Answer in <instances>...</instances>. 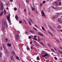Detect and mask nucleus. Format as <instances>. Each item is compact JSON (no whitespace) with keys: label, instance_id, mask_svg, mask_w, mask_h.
Masks as SVG:
<instances>
[{"label":"nucleus","instance_id":"nucleus-1","mask_svg":"<svg viewBox=\"0 0 62 62\" xmlns=\"http://www.w3.org/2000/svg\"><path fill=\"white\" fill-rule=\"evenodd\" d=\"M2 45L3 46V48L5 49V54H7L8 53V50L6 48V47L5 46H4V44H2Z\"/></svg>","mask_w":62,"mask_h":62},{"label":"nucleus","instance_id":"nucleus-2","mask_svg":"<svg viewBox=\"0 0 62 62\" xmlns=\"http://www.w3.org/2000/svg\"><path fill=\"white\" fill-rule=\"evenodd\" d=\"M7 18L8 19V21L9 23H11V21H10V16H7Z\"/></svg>","mask_w":62,"mask_h":62},{"label":"nucleus","instance_id":"nucleus-3","mask_svg":"<svg viewBox=\"0 0 62 62\" xmlns=\"http://www.w3.org/2000/svg\"><path fill=\"white\" fill-rule=\"evenodd\" d=\"M58 22L60 23H62V21H61V19L60 18H59L58 19Z\"/></svg>","mask_w":62,"mask_h":62},{"label":"nucleus","instance_id":"nucleus-4","mask_svg":"<svg viewBox=\"0 0 62 62\" xmlns=\"http://www.w3.org/2000/svg\"><path fill=\"white\" fill-rule=\"evenodd\" d=\"M16 40H18L19 39V35L18 34H16Z\"/></svg>","mask_w":62,"mask_h":62},{"label":"nucleus","instance_id":"nucleus-5","mask_svg":"<svg viewBox=\"0 0 62 62\" xmlns=\"http://www.w3.org/2000/svg\"><path fill=\"white\" fill-rule=\"evenodd\" d=\"M11 54L13 55H15V52L14 51L11 52Z\"/></svg>","mask_w":62,"mask_h":62},{"label":"nucleus","instance_id":"nucleus-6","mask_svg":"<svg viewBox=\"0 0 62 62\" xmlns=\"http://www.w3.org/2000/svg\"><path fill=\"white\" fill-rule=\"evenodd\" d=\"M10 58L12 60H14V58H13V56H12V55H11L10 56Z\"/></svg>","mask_w":62,"mask_h":62},{"label":"nucleus","instance_id":"nucleus-7","mask_svg":"<svg viewBox=\"0 0 62 62\" xmlns=\"http://www.w3.org/2000/svg\"><path fill=\"white\" fill-rule=\"evenodd\" d=\"M29 20L31 21L32 23H34V22L32 21V20L31 19H29Z\"/></svg>","mask_w":62,"mask_h":62},{"label":"nucleus","instance_id":"nucleus-8","mask_svg":"<svg viewBox=\"0 0 62 62\" xmlns=\"http://www.w3.org/2000/svg\"><path fill=\"white\" fill-rule=\"evenodd\" d=\"M29 32H31V33H34V31L30 30L29 31Z\"/></svg>","mask_w":62,"mask_h":62},{"label":"nucleus","instance_id":"nucleus-9","mask_svg":"<svg viewBox=\"0 0 62 62\" xmlns=\"http://www.w3.org/2000/svg\"><path fill=\"white\" fill-rule=\"evenodd\" d=\"M0 5L1 7H3V3L2 2H0Z\"/></svg>","mask_w":62,"mask_h":62},{"label":"nucleus","instance_id":"nucleus-10","mask_svg":"<svg viewBox=\"0 0 62 62\" xmlns=\"http://www.w3.org/2000/svg\"><path fill=\"white\" fill-rule=\"evenodd\" d=\"M57 28H59V29H60V28H61V26L60 25H58L57 26Z\"/></svg>","mask_w":62,"mask_h":62},{"label":"nucleus","instance_id":"nucleus-11","mask_svg":"<svg viewBox=\"0 0 62 62\" xmlns=\"http://www.w3.org/2000/svg\"><path fill=\"white\" fill-rule=\"evenodd\" d=\"M48 32L50 34V35H51L52 36H53V34L52 33H51L49 31H48Z\"/></svg>","mask_w":62,"mask_h":62},{"label":"nucleus","instance_id":"nucleus-12","mask_svg":"<svg viewBox=\"0 0 62 62\" xmlns=\"http://www.w3.org/2000/svg\"><path fill=\"white\" fill-rule=\"evenodd\" d=\"M7 45L8 47H10L11 46V44L9 43H8L7 44Z\"/></svg>","mask_w":62,"mask_h":62},{"label":"nucleus","instance_id":"nucleus-13","mask_svg":"<svg viewBox=\"0 0 62 62\" xmlns=\"http://www.w3.org/2000/svg\"><path fill=\"white\" fill-rule=\"evenodd\" d=\"M57 15H61L62 14V13H57Z\"/></svg>","mask_w":62,"mask_h":62},{"label":"nucleus","instance_id":"nucleus-14","mask_svg":"<svg viewBox=\"0 0 62 62\" xmlns=\"http://www.w3.org/2000/svg\"><path fill=\"white\" fill-rule=\"evenodd\" d=\"M40 43L41 45H42V46H44V45L43 44V42H41Z\"/></svg>","mask_w":62,"mask_h":62},{"label":"nucleus","instance_id":"nucleus-15","mask_svg":"<svg viewBox=\"0 0 62 62\" xmlns=\"http://www.w3.org/2000/svg\"><path fill=\"white\" fill-rule=\"evenodd\" d=\"M3 14V12L2 11L0 13V16H2Z\"/></svg>","mask_w":62,"mask_h":62},{"label":"nucleus","instance_id":"nucleus-16","mask_svg":"<svg viewBox=\"0 0 62 62\" xmlns=\"http://www.w3.org/2000/svg\"><path fill=\"white\" fill-rule=\"evenodd\" d=\"M3 7H1L0 10H1V11H2V10H3Z\"/></svg>","mask_w":62,"mask_h":62},{"label":"nucleus","instance_id":"nucleus-17","mask_svg":"<svg viewBox=\"0 0 62 62\" xmlns=\"http://www.w3.org/2000/svg\"><path fill=\"white\" fill-rule=\"evenodd\" d=\"M47 55H48V54H46L42 56L43 57H45V56H47Z\"/></svg>","mask_w":62,"mask_h":62},{"label":"nucleus","instance_id":"nucleus-18","mask_svg":"<svg viewBox=\"0 0 62 62\" xmlns=\"http://www.w3.org/2000/svg\"><path fill=\"white\" fill-rule=\"evenodd\" d=\"M31 8H32V10L34 11L35 10V8H34L31 7Z\"/></svg>","mask_w":62,"mask_h":62},{"label":"nucleus","instance_id":"nucleus-19","mask_svg":"<svg viewBox=\"0 0 62 62\" xmlns=\"http://www.w3.org/2000/svg\"><path fill=\"white\" fill-rule=\"evenodd\" d=\"M2 57V52H0V57Z\"/></svg>","mask_w":62,"mask_h":62},{"label":"nucleus","instance_id":"nucleus-20","mask_svg":"<svg viewBox=\"0 0 62 62\" xmlns=\"http://www.w3.org/2000/svg\"><path fill=\"white\" fill-rule=\"evenodd\" d=\"M35 26H36V27H37V28H39V26H37V25L36 24H35L34 25Z\"/></svg>","mask_w":62,"mask_h":62},{"label":"nucleus","instance_id":"nucleus-21","mask_svg":"<svg viewBox=\"0 0 62 62\" xmlns=\"http://www.w3.org/2000/svg\"><path fill=\"white\" fill-rule=\"evenodd\" d=\"M33 28L35 30H36V31H37V29L36 28H35V27H33Z\"/></svg>","mask_w":62,"mask_h":62},{"label":"nucleus","instance_id":"nucleus-22","mask_svg":"<svg viewBox=\"0 0 62 62\" xmlns=\"http://www.w3.org/2000/svg\"><path fill=\"white\" fill-rule=\"evenodd\" d=\"M51 50L53 52H54V50L52 48L51 49Z\"/></svg>","mask_w":62,"mask_h":62},{"label":"nucleus","instance_id":"nucleus-23","mask_svg":"<svg viewBox=\"0 0 62 62\" xmlns=\"http://www.w3.org/2000/svg\"><path fill=\"white\" fill-rule=\"evenodd\" d=\"M54 3L55 4H57V1H55L54 2Z\"/></svg>","mask_w":62,"mask_h":62},{"label":"nucleus","instance_id":"nucleus-24","mask_svg":"<svg viewBox=\"0 0 62 62\" xmlns=\"http://www.w3.org/2000/svg\"><path fill=\"white\" fill-rule=\"evenodd\" d=\"M29 24H30V25H31V22H30V21H29Z\"/></svg>","mask_w":62,"mask_h":62},{"label":"nucleus","instance_id":"nucleus-25","mask_svg":"<svg viewBox=\"0 0 62 62\" xmlns=\"http://www.w3.org/2000/svg\"><path fill=\"white\" fill-rule=\"evenodd\" d=\"M27 49L28 51H29V50H30V48H29L28 47H27Z\"/></svg>","mask_w":62,"mask_h":62},{"label":"nucleus","instance_id":"nucleus-26","mask_svg":"<svg viewBox=\"0 0 62 62\" xmlns=\"http://www.w3.org/2000/svg\"><path fill=\"white\" fill-rule=\"evenodd\" d=\"M22 22H23V21H19V23H22Z\"/></svg>","mask_w":62,"mask_h":62},{"label":"nucleus","instance_id":"nucleus-27","mask_svg":"<svg viewBox=\"0 0 62 62\" xmlns=\"http://www.w3.org/2000/svg\"><path fill=\"white\" fill-rule=\"evenodd\" d=\"M41 27L42 28V29L44 31V30H45L44 28V27H42V26H41Z\"/></svg>","mask_w":62,"mask_h":62},{"label":"nucleus","instance_id":"nucleus-28","mask_svg":"<svg viewBox=\"0 0 62 62\" xmlns=\"http://www.w3.org/2000/svg\"><path fill=\"white\" fill-rule=\"evenodd\" d=\"M4 14L5 15L6 14V10H4Z\"/></svg>","mask_w":62,"mask_h":62},{"label":"nucleus","instance_id":"nucleus-29","mask_svg":"<svg viewBox=\"0 0 62 62\" xmlns=\"http://www.w3.org/2000/svg\"><path fill=\"white\" fill-rule=\"evenodd\" d=\"M37 60H39L40 59H39V58L38 57H37Z\"/></svg>","mask_w":62,"mask_h":62},{"label":"nucleus","instance_id":"nucleus-30","mask_svg":"<svg viewBox=\"0 0 62 62\" xmlns=\"http://www.w3.org/2000/svg\"><path fill=\"white\" fill-rule=\"evenodd\" d=\"M16 20H18V17L17 16H16Z\"/></svg>","mask_w":62,"mask_h":62},{"label":"nucleus","instance_id":"nucleus-31","mask_svg":"<svg viewBox=\"0 0 62 62\" xmlns=\"http://www.w3.org/2000/svg\"><path fill=\"white\" fill-rule=\"evenodd\" d=\"M42 13L43 16H44V12L43 11H42Z\"/></svg>","mask_w":62,"mask_h":62},{"label":"nucleus","instance_id":"nucleus-32","mask_svg":"<svg viewBox=\"0 0 62 62\" xmlns=\"http://www.w3.org/2000/svg\"><path fill=\"white\" fill-rule=\"evenodd\" d=\"M56 17H55V16H54L53 18H52V19H55L56 18Z\"/></svg>","mask_w":62,"mask_h":62},{"label":"nucleus","instance_id":"nucleus-33","mask_svg":"<svg viewBox=\"0 0 62 62\" xmlns=\"http://www.w3.org/2000/svg\"><path fill=\"white\" fill-rule=\"evenodd\" d=\"M33 39H34V40H37V39L35 38H34Z\"/></svg>","mask_w":62,"mask_h":62},{"label":"nucleus","instance_id":"nucleus-34","mask_svg":"<svg viewBox=\"0 0 62 62\" xmlns=\"http://www.w3.org/2000/svg\"><path fill=\"white\" fill-rule=\"evenodd\" d=\"M16 58L17 60H19V58H18V57L17 56L16 57Z\"/></svg>","mask_w":62,"mask_h":62},{"label":"nucleus","instance_id":"nucleus-35","mask_svg":"<svg viewBox=\"0 0 62 62\" xmlns=\"http://www.w3.org/2000/svg\"><path fill=\"white\" fill-rule=\"evenodd\" d=\"M59 53H61V54H62V52L61 51H59Z\"/></svg>","mask_w":62,"mask_h":62},{"label":"nucleus","instance_id":"nucleus-36","mask_svg":"<svg viewBox=\"0 0 62 62\" xmlns=\"http://www.w3.org/2000/svg\"><path fill=\"white\" fill-rule=\"evenodd\" d=\"M32 43H33V42L32 41H30V43L31 44H32Z\"/></svg>","mask_w":62,"mask_h":62},{"label":"nucleus","instance_id":"nucleus-37","mask_svg":"<svg viewBox=\"0 0 62 62\" xmlns=\"http://www.w3.org/2000/svg\"><path fill=\"white\" fill-rule=\"evenodd\" d=\"M31 49H33V47L32 46H31Z\"/></svg>","mask_w":62,"mask_h":62},{"label":"nucleus","instance_id":"nucleus-38","mask_svg":"<svg viewBox=\"0 0 62 62\" xmlns=\"http://www.w3.org/2000/svg\"><path fill=\"white\" fill-rule=\"evenodd\" d=\"M26 0L27 3H28V2H29V0Z\"/></svg>","mask_w":62,"mask_h":62},{"label":"nucleus","instance_id":"nucleus-39","mask_svg":"<svg viewBox=\"0 0 62 62\" xmlns=\"http://www.w3.org/2000/svg\"><path fill=\"white\" fill-rule=\"evenodd\" d=\"M23 21L24 22V23H25L26 22V21L25 19H23Z\"/></svg>","mask_w":62,"mask_h":62},{"label":"nucleus","instance_id":"nucleus-40","mask_svg":"<svg viewBox=\"0 0 62 62\" xmlns=\"http://www.w3.org/2000/svg\"><path fill=\"white\" fill-rule=\"evenodd\" d=\"M5 40L6 42H7V41H8V39L7 38H6L5 39Z\"/></svg>","mask_w":62,"mask_h":62},{"label":"nucleus","instance_id":"nucleus-41","mask_svg":"<svg viewBox=\"0 0 62 62\" xmlns=\"http://www.w3.org/2000/svg\"><path fill=\"white\" fill-rule=\"evenodd\" d=\"M38 34L39 35H40L41 33L40 32H39L38 33Z\"/></svg>","mask_w":62,"mask_h":62},{"label":"nucleus","instance_id":"nucleus-42","mask_svg":"<svg viewBox=\"0 0 62 62\" xmlns=\"http://www.w3.org/2000/svg\"><path fill=\"white\" fill-rule=\"evenodd\" d=\"M0 50H3V47H1Z\"/></svg>","mask_w":62,"mask_h":62},{"label":"nucleus","instance_id":"nucleus-43","mask_svg":"<svg viewBox=\"0 0 62 62\" xmlns=\"http://www.w3.org/2000/svg\"><path fill=\"white\" fill-rule=\"evenodd\" d=\"M40 6H42V3H40Z\"/></svg>","mask_w":62,"mask_h":62},{"label":"nucleus","instance_id":"nucleus-44","mask_svg":"<svg viewBox=\"0 0 62 62\" xmlns=\"http://www.w3.org/2000/svg\"><path fill=\"white\" fill-rule=\"evenodd\" d=\"M40 36H42V37H43V35L42 34H41L40 35Z\"/></svg>","mask_w":62,"mask_h":62},{"label":"nucleus","instance_id":"nucleus-45","mask_svg":"<svg viewBox=\"0 0 62 62\" xmlns=\"http://www.w3.org/2000/svg\"><path fill=\"white\" fill-rule=\"evenodd\" d=\"M49 28H51V26L50 25H48Z\"/></svg>","mask_w":62,"mask_h":62},{"label":"nucleus","instance_id":"nucleus-46","mask_svg":"<svg viewBox=\"0 0 62 62\" xmlns=\"http://www.w3.org/2000/svg\"><path fill=\"white\" fill-rule=\"evenodd\" d=\"M51 29L52 30V31H54V30L53 28H51Z\"/></svg>","mask_w":62,"mask_h":62},{"label":"nucleus","instance_id":"nucleus-47","mask_svg":"<svg viewBox=\"0 0 62 62\" xmlns=\"http://www.w3.org/2000/svg\"><path fill=\"white\" fill-rule=\"evenodd\" d=\"M55 60H57V58L56 57H55Z\"/></svg>","mask_w":62,"mask_h":62},{"label":"nucleus","instance_id":"nucleus-48","mask_svg":"<svg viewBox=\"0 0 62 62\" xmlns=\"http://www.w3.org/2000/svg\"><path fill=\"white\" fill-rule=\"evenodd\" d=\"M14 9L15 10V11L16 10L17 8H15Z\"/></svg>","mask_w":62,"mask_h":62},{"label":"nucleus","instance_id":"nucleus-49","mask_svg":"<svg viewBox=\"0 0 62 62\" xmlns=\"http://www.w3.org/2000/svg\"><path fill=\"white\" fill-rule=\"evenodd\" d=\"M45 1H43V3L44 4H45Z\"/></svg>","mask_w":62,"mask_h":62},{"label":"nucleus","instance_id":"nucleus-50","mask_svg":"<svg viewBox=\"0 0 62 62\" xmlns=\"http://www.w3.org/2000/svg\"><path fill=\"white\" fill-rule=\"evenodd\" d=\"M38 42H39L40 41V39H38Z\"/></svg>","mask_w":62,"mask_h":62},{"label":"nucleus","instance_id":"nucleus-51","mask_svg":"<svg viewBox=\"0 0 62 62\" xmlns=\"http://www.w3.org/2000/svg\"><path fill=\"white\" fill-rule=\"evenodd\" d=\"M26 33L27 35H28V33L27 32H26Z\"/></svg>","mask_w":62,"mask_h":62},{"label":"nucleus","instance_id":"nucleus-52","mask_svg":"<svg viewBox=\"0 0 62 62\" xmlns=\"http://www.w3.org/2000/svg\"><path fill=\"white\" fill-rule=\"evenodd\" d=\"M31 36H29V39H31Z\"/></svg>","mask_w":62,"mask_h":62},{"label":"nucleus","instance_id":"nucleus-53","mask_svg":"<svg viewBox=\"0 0 62 62\" xmlns=\"http://www.w3.org/2000/svg\"><path fill=\"white\" fill-rule=\"evenodd\" d=\"M24 11L25 13H26V10L25 9H24Z\"/></svg>","mask_w":62,"mask_h":62},{"label":"nucleus","instance_id":"nucleus-54","mask_svg":"<svg viewBox=\"0 0 62 62\" xmlns=\"http://www.w3.org/2000/svg\"><path fill=\"white\" fill-rule=\"evenodd\" d=\"M59 4L60 5L61 4V2H60L59 3Z\"/></svg>","mask_w":62,"mask_h":62},{"label":"nucleus","instance_id":"nucleus-55","mask_svg":"<svg viewBox=\"0 0 62 62\" xmlns=\"http://www.w3.org/2000/svg\"><path fill=\"white\" fill-rule=\"evenodd\" d=\"M25 23H26V24H28V23H27L26 22H25Z\"/></svg>","mask_w":62,"mask_h":62},{"label":"nucleus","instance_id":"nucleus-56","mask_svg":"<svg viewBox=\"0 0 62 62\" xmlns=\"http://www.w3.org/2000/svg\"><path fill=\"white\" fill-rule=\"evenodd\" d=\"M48 46L49 47H51V45L49 44H48Z\"/></svg>","mask_w":62,"mask_h":62},{"label":"nucleus","instance_id":"nucleus-57","mask_svg":"<svg viewBox=\"0 0 62 62\" xmlns=\"http://www.w3.org/2000/svg\"><path fill=\"white\" fill-rule=\"evenodd\" d=\"M59 31H60L61 32H62V30H59Z\"/></svg>","mask_w":62,"mask_h":62},{"label":"nucleus","instance_id":"nucleus-58","mask_svg":"<svg viewBox=\"0 0 62 62\" xmlns=\"http://www.w3.org/2000/svg\"><path fill=\"white\" fill-rule=\"evenodd\" d=\"M17 32L19 34H20V31H18Z\"/></svg>","mask_w":62,"mask_h":62},{"label":"nucleus","instance_id":"nucleus-59","mask_svg":"<svg viewBox=\"0 0 62 62\" xmlns=\"http://www.w3.org/2000/svg\"><path fill=\"white\" fill-rule=\"evenodd\" d=\"M34 38H36V37H37V36L35 35L34 36Z\"/></svg>","mask_w":62,"mask_h":62},{"label":"nucleus","instance_id":"nucleus-60","mask_svg":"<svg viewBox=\"0 0 62 62\" xmlns=\"http://www.w3.org/2000/svg\"><path fill=\"white\" fill-rule=\"evenodd\" d=\"M54 50H55V51H56V49H55V48L54 47Z\"/></svg>","mask_w":62,"mask_h":62},{"label":"nucleus","instance_id":"nucleus-61","mask_svg":"<svg viewBox=\"0 0 62 62\" xmlns=\"http://www.w3.org/2000/svg\"><path fill=\"white\" fill-rule=\"evenodd\" d=\"M35 55H37V53H35Z\"/></svg>","mask_w":62,"mask_h":62},{"label":"nucleus","instance_id":"nucleus-62","mask_svg":"<svg viewBox=\"0 0 62 62\" xmlns=\"http://www.w3.org/2000/svg\"><path fill=\"white\" fill-rule=\"evenodd\" d=\"M53 9H55V8L54 7H53Z\"/></svg>","mask_w":62,"mask_h":62},{"label":"nucleus","instance_id":"nucleus-63","mask_svg":"<svg viewBox=\"0 0 62 62\" xmlns=\"http://www.w3.org/2000/svg\"><path fill=\"white\" fill-rule=\"evenodd\" d=\"M58 2H59V1H60V0H57Z\"/></svg>","mask_w":62,"mask_h":62},{"label":"nucleus","instance_id":"nucleus-64","mask_svg":"<svg viewBox=\"0 0 62 62\" xmlns=\"http://www.w3.org/2000/svg\"><path fill=\"white\" fill-rule=\"evenodd\" d=\"M8 16H10V14H8Z\"/></svg>","mask_w":62,"mask_h":62}]
</instances>
